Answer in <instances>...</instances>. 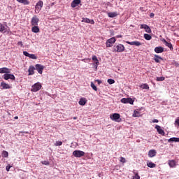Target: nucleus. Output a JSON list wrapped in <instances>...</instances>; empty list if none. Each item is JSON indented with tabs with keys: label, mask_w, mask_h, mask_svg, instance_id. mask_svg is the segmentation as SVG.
Wrapping results in <instances>:
<instances>
[{
	"label": "nucleus",
	"mask_w": 179,
	"mask_h": 179,
	"mask_svg": "<svg viewBox=\"0 0 179 179\" xmlns=\"http://www.w3.org/2000/svg\"><path fill=\"white\" fill-rule=\"evenodd\" d=\"M124 51H125V46L122 44L114 45L113 48V52H124Z\"/></svg>",
	"instance_id": "1"
},
{
	"label": "nucleus",
	"mask_w": 179,
	"mask_h": 179,
	"mask_svg": "<svg viewBox=\"0 0 179 179\" xmlns=\"http://www.w3.org/2000/svg\"><path fill=\"white\" fill-rule=\"evenodd\" d=\"M74 157H83L85 156V152L81 150H75L73 152Z\"/></svg>",
	"instance_id": "2"
},
{
	"label": "nucleus",
	"mask_w": 179,
	"mask_h": 179,
	"mask_svg": "<svg viewBox=\"0 0 179 179\" xmlns=\"http://www.w3.org/2000/svg\"><path fill=\"white\" fill-rule=\"evenodd\" d=\"M115 41H117V40L114 37L109 38L106 41V47L107 48L113 47V45H114V43H115Z\"/></svg>",
	"instance_id": "3"
},
{
	"label": "nucleus",
	"mask_w": 179,
	"mask_h": 179,
	"mask_svg": "<svg viewBox=\"0 0 179 179\" xmlns=\"http://www.w3.org/2000/svg\"><path fill=\"white\" fill-rule=\"evenodd\" d=\"M121 103H123V104H134V99L131 98H122L121 99Z\"/></svg>",
	"instance_id": "4"
},
{
	"label": "nucleus",
	"mask_w": 179,
	"mask_h": 179,
	"mask_svg": "<svg viewBox=\"0 0 179 179\" xmlns=\"http://www.w3.org/2000/svg\"><path fill=\"white\" fill-rule=\"evenodd\" d=\"M3 76L5 80H9V79L15 80L16 79L13 74H10L9 73H5Z\"/></svg>",
	"instance_id": "5"
},
{
	"label": "nucleus",
	"mask_w": 179,
	"mask_h": 179,
	"mask_svg": "<svg viewBox=\"0 0 179 179\" xmlns=\"http://www.w3.org/2000/svg\"><path fill=\"white\" fill-rule=\"evenodd\" d=\"M41 89V84L40 83H36L31 87V92H38Z\"/></svg>",
	"instance_id": "6"
},
{
	"label": "nucleus",
	"mask_w": 179,
	"mask_h": 179,
	"mask_svg": "<svg viewBox=\"0 0 179 179\" xmlns=\"http://www.w3.org/2000/svg\"><path fill=\"white\" fill-rule=\"evenodd\" d=\"M43 1H39L36 6H35V12H37V13H38L40 12V10H41V8H43Z\"/></svg>",
	"instance_id": "7"
},
{
	"label": "nucleus",
	"mask_w": 179,
	"mask_h": 179,
	"mask_svg": "<svg viewBox=\"0 0 179 179\" xmlns=\"http://www.w3.org/2000/svg\"><path fill=\"white\" fill-rule=\"evenodd\" d=\"M120 117L121 115H120V113H113L112 115L110 116V120H112V121H117V122H120L118 120H120Z\"/></svg>",
	"instance_id": "8"
},
{
	"label": "nucleus",
	"mask_w": 179,
	"mask_h": 179,
	"mask_svg": "<svg viewBox=\"0 0 179 179\" xmlns=\"http://www.w3.org/2000/svg\"><path fill=\"white\" fill-rule=\"evenodd\" d=\"M140 29H144L146 33H149V34L152 33V29H150V27L146 24H141Z\"/></svg>",
	"instance_id": "9"
},
{
	"label": "nucleus",
	"mask_w": 179,
	"mask_h": 179,
	"mask_svg": "<svg viewBox=\"0 0 179 179\" xmlns=\"http://www.w3.org/2000/svg\"><path fill=\"white\" fill-rule=\"evenodd\" d=\"M38 22H40V20L38 19V17H37V16H34L31 18V26H38Z\"/></svg>",
	"instance_id": "10"
},
{
	"label": "nucleus",
	"mask_w": 179,
	"mask_h": 179,
	"mask_svg": "<svg viewBox=\"0 0 179 179\" xmlns=\"http://www.w3.org/2000/svg\"><path fill=\"white\" fill-rule=\"evenodd\" d=\"M126 43H127V44H129V45H135L136 47H139V46L142 45V43H141L138 41H131V42L126 41Z\"/></svg>",
	"instance_id": "11"
},
{
	"label": "nucleus",
	"mask_w": 179,
	"mask_h": 179,
	"mask_svg": "<svg viewBox=\"0 0 179 179\" xmlns=\"http://www.w3.org/2000/svg\"><path fill=\"white\" fill-rule=\"evenodd\" d=\"M35 67L38 73L41 75L43 73V71L44 70V66L41 64H36Z\"/></svg>",
	"instance_id": "12"
},
{
	"label": "nucleus",
	"mask_w": 179,
	"mask_h": 179,
	"mask_svg": "<svg viewBox=\"0 0 179 179\" xmlns=\"http://www.w3.org/2000/svg\"><path fill=\"white\" fill-rule=\"evenodd\" d=\"M155 129H157V132H158L159 135H162L163 136H164L165 135L164 130H163L160 126L156 125Z\"/></svg>",
	"instance_id": "13"
},
{
	"label": "nucleus",
	"mask_w": 179,
	"mask_h": 179,
	"mask_svg": "<svg viewBox=\"0 0 179 179\" xmlns=\"http://www.w3.org/2000/svg\"><path fill=\"white\" fill-rule=\"evenodd\" d=\"M0 86L3 90L12 89V86H10L9 84H6L3 81L1 83Z\"/></svg>",
	"instance_id": "14"
},
{
	"label": "nucleus",
	"mask_w": 179,
	"mask_h": 179,
	"mask_svg": "<svg viewBox=\"0 0 179 179\" xmlns=\"http://www.w3.org/2000/svg\"><path fill=\"white\" fill-rule=\"evenodd\" d=\"M155 52L157 54H162V52H164V48L163 47H162V46L156 47L155 48Z\"/></svg>",
	"instance_id": "15"
},
{
	"label": "nucleus",
	"mask_w": 179,
	"mask_h": 179,
	"mask_svg": "<svg viewBox=\"0 0 179 179\" xmlns=\"http://www.w3.org/2000/svg\"><path fill=\"white\" fill-rule=\"evenodd\" d=\"M168 164H169V167H171V169H174L176 167V166H177L176 163V160H173V159L169 160Z\"/></svg>",
	"instance_id": "16"
},
{
	"label": "nucleus",
	"mask_w": 179,
	"mask_h": 179,
	"mask_svg": "<svg viewBox=\"0 0 179 179\" xmlns=\"http://www.w3.org/2000/svg\"><path fill=\"white\" fill-rule=\"evenodd\" d=\"M0 73H10V69L6 67L0 68Z\"/></svg>",
	"instance_id": "17"
},
{
	"label": "nucleus",
	"mask_w": 179,
	"mask_h": 179,
	"mask_svg": "<svg viewBox=\"0 0 179 179\" xmlns=\"http://www.w3.org/2000/svg\"><path fill=\"white\" fill-rule=\"evenodd\" d=\"M81 1L80 0H73L71 2V8H76L78 5L80 4Z\"/></svg>",
	"instance_id": "18"
},
{
	"label": "nucleus",
	"mask_w": 179,
	"mask_h": 179,
	"mask_svg": "<svg viewBox=\"0 0 179 179\" xmlns=\"http://www.w3.org/2000/svg\"><path fill=\"white\" fill-rule=\"evenodd\" d=\"M161 61H163V58L157 55H154V61L157 62V64H159Z\"/></svg>",
	"instance_id": "19"
},
{
	"label": "nucleus",
	"mask_w": 179,
	"mask_h": 179,
	"mask_svg": "<svg viewBox=\"0 0 179 179\" xmlns=\"http://www.w3.org/2000/svg\"><path fill=\"white\" fill-rule=\"evenodd\" d=\"M34 71H36V68L34 66H30L28 69L29 76L34 75Z\"/></svg>",
	"instance_id": "20"
},
{
	"label": "nucleus",
	"mask_w": 179,
	"mask_h": 179,
	"mask_svg": "<svg viewBox=\"0 0 179 179\" xmlns=\"http://www.w3.org/2000/svg\"><path fill=\"white\" fill-rule=\"evenodd\" d=\"M6 25H3L0 22V33H6Z\"/></svg>",
	"instance_id": "21"
},
{
	"label": "nucleus",
	"mask_w": 179,
	"mask_h": 179,
	"mask_svg": "<svg viewBox=\"0 0 179 179\" xmlns=\"http://www.w3.org/2000/svg\"><path fill=\"white\" fill-rule=\"evenodd\" d=\"M31 31L33 33H40V28H38V26L34 25V27L31 28Z\"/></svg>",
	"instance_id": "22"
},
{
	"label": "nucleus",
	"mask_w": 179,
	"mask_h": 179,
	"mask_svg": "<svg viewBox=\"0 0 179 179\" xmlns=\"http://www.w3.org/2000/svg\"><path fill=\"white\" fill-rule=\"evenodd\" d=\"M156 150H150L149 152H148V156L150 157H155V156H156Z\"/></svg>",
	"instance_id": "23"
},
{
	"label": "nucleus",
	"mask_w": 179,
	"mask_h": 179,
	"mask_svg": "<svg viewBox=\"0 0 179 179\" xmlns=\"http://www.w3.org/2000/svg\"><path fill=\"white\" fill-rule=\"evenodd\" d=\"M87 103V100L85 99V98H80L78 103L80 106H85Z\"/></svg>",
	"instance_id": "24"
},
{
	"label": "nucleus",
	"mask_w": 179,
	"mask_h": 179,
	"mask_svg": "<svg viewBox=\"0 0 179 179\" xmlns=\"http://www.w3.org/2000/svg\"><path fill=\"white\" fill-rule=\"evenodd\" d=\"M117 15H118L117 12H110V13H108V17H117Z\"/></svg>",
	"instance_id": "25"
},
{
	"label": "nucleus",
	"mask_w": 179,
	"mask_h": 179,
	"mask_svg": "<svg viewBox=\"0 0 179 179\" xmlns=\"http://www.w3.org/2000/svg\"><path fill=\"white\" fill-rule=\"evenodd\" d=\"M164 43L166 47L170 48L171 50H173V45L171 43L167 42V41H166V39H164Z\"/></svg>",
	"instance_id": "26"
},
{
	"label": "nucleus",
	"mask_w": 179,
	"mask_h": 179,
	"mask_svg": "<svg viewBox=\"0 0 179 179\" xmlns=\"http://www.w3.org/2000/svg\"><path fill=\"white\" fill-rule=\"evenodd\" d=\"M19 3H22L23 5H29L30 3L28 0H16Z\"/></svg>",
	"instance_id": "27"
},
{
	"label": "nucleus",
	"mask_w": 179,
	"mask_h": 179,
	"mask_svg": "<svg viewBox=\"0 0 179 179\" xmlns=\"http://www.w3.org/2000/svg\"><path fill=\"white\" fill-rule=\"evenodd\" d=\"M148 167H150V169H155L156 167V164L150 162L147 163Z\"/></svg>",
	"instance_id": "28"
},
{
	"label": "nucleus",
	"mask_w": 179,
	"mask_h": 179,
	"mask_svg": "<svg viewBox=\"0 0 179 179\" xmlns=\"http://www.w3.org/2000/svg\"><path fill=\"white\" fill-rule=\"evenodd\" d=\"M168 142H179V138L173 137L168 140Z\"/></svg>",
	"instance_id": "29"
},
{
	"label": "nucleus",
	"mask_w": 179,
	"mask_h": 179,
	"mask_svg": "<svg viewBox=\"0 0 179 179\" xmlns=\"http://www.w3.org/2000/svg\"><path fill=\"white\" fill-rule=\"evenodd\" d=\"M92 61H94V62H96V68H97V66H99V59H97V57L96 56H93L92 57Z\"/></svg>",
	"instance_id": "30"
},
{
	"label": "nucleus",
	"mask_w": 179,
	"mask_h": 179,
	"mask_svg": "<svg viewBox=\"0 0 179 179\" xmlns=\"http://www.w3.org/2000/svg\"><path fill=\"white\" fill-rule=\"evenodd\" d=\"M141 89H145V90H149V85L143 84L141 85Z\"/></svg>",
	"instance_id": "31"
},
{
	"label": "nucleus",
	"mask_w": 179,
	"mask_h": 179,
	"mask_svg": "<svg viewBox=\"0 0 179 179\" xmlns=\"http://www.w3.org/2000/svg\"><path fill=\"white\" fill-rule=\"evenodd\" d=\"M144 38L145 40H152V36L149 35L148 34H144Z\"/></svg>",
	"instance_id": "32"
},
{
	"label": "nucleus",
	"mask_w": 179,
	"mask_h": 179,
	"mask_svg": "<svg viewBox=\"0 0 179 179\" xmlns=\"http://www.w3.org/2000/svg\"><path fill=\"white\" fill-rule=\"evenodd\" d=\"M2 156H3V157H8V156H9V152H8L6 151V150H3V151L2 152Z\"/></svg>",
	"instance_id": "33"
},
{
	"label": "nucleus",
	"mask_w": 179,
	"mask_h": 179,
	"mask_svg": "<svg viewBox=\"0 0 179 179\" xmlns=\"http://www.w3.org/2000/svg\"><path fill=\"white\" fill-rule=\"evenodd\" d=\"M91 87L94 90L95 92H97V87L93 83V82L91 83Z\"/></svg>",
	"instance_id": "34"
},
{
	"label": "nucleus",
	"mask_w": 179,
	"mask_h": 179,
	"mask_svg": "<svg viewBox=\"0 0 179 179\" xmlns=\"http://www.w3.org/2000/svg\"><path fill=\"white\" fill-rule=\"evenodd\" d=\"M31 59H37V56L34 54H29V57Z\"/></svg>",
	"instance_id": "35"
},
{
	"label": "nucleus",
	"mask_w": 179,
	"mask_h": 179,
	"mask_svg": "<svg viewBox=\"0 0 179 179\" xmlns=\"http://www.w3.org/2000/svg\"><path fill=\"white\" fill-rule=\"evenodd\" d=\"M108 83H109V85H114V83H115V80L111 78L108 79Z\"/></svg>",
	"instance_id": "36"
},
{
	"label": "nucleus",
	"mask_w": 179,
	"mask_h": 179,
	"mask_svg": "<svg viewBox=\"0 0 179 179\" xmlns=\"http://www.w3.org/2000/svg\"><path fill=\"white\" fill-rule=\"evenodd\" d=\"M82 22H84V23H90V19H89V18H83Z\"/></svg>",
	"instance_id": "37"
},
{
	"label": "nucleus",
	"mask_w": 179,
	"mask_h": 179,
	"mask_svg": "<svg viewBox=\"0 0 179 179\" xmlns=\"http://www.w3.org/2000/svg\"><path fill=\"white\" fill-rule=\"evenodd\" d=\"M165 78L164 77H157V82H163Z\"/></svg>",
	"instance_id": "38"
},
{
	"label": "nucleus",
	"mask_w": 179,
	"mask_h": 179,
	"mask_svg": "<svg viewBox=\"0 0 179 179\" xmlns=\"http://www.w3.org/2000/svg\"><path fill=\"white\" fill-rule=\"evenodd\" d=\"M133 179H141V176L138 173H134V176H133Z\"/></svg>",
	"instance_id": "39"
},
{
	"label": "nucleus",
	"mask_w": 179,
	"mask_h": 179,
	"mask_svg": "<svg viewBox=\"0 0 179 179\" xmlns=\"http://www.w3.org/2000/svg\"><path fill=\"white\" fill-rule=\"evenodd\" d=\"M62 145V141H56L55 146H61Z\"/></svg>",
	"instance_id": "40"
},
{
	"label": "nucleus",
	"mask_w": 179,
	"mask_h": 179,
	"mask_svg": "<svg viewBox=\"0 0 179 179\" xmlns=\"http://www.w3.org/2000/svg\"><path fill=\"white\" fill-rule=\"evenodd\" d=\"M41 163L45 166H50V162L48 161H42Z\"/></svg>",
	"instance_id": "41"
},
{
	"label": "nucleus",
	"mask_w": 179,
	"mask_h": 179,
	"mask_svg": "<svg viewBox=\"0 0 179 179\" xmlns=\"http://www.w3.org/2000/svg\"><path fill=\"white\" fill-rule=\"evenodd\" d=\"M138 115H139V112L134 110L133 117H138Z\"/></svg>",
	"instance_id": "42"
},
{
	"label": "nucleus",
	"mask_w": 179,
	"mask_h": 179,
	"mask_svg": "<svg viewBox=\"0 0 179 179\" xmlns=\"http://www.w3.org/2000/svg\"><path fill=\"white\" fill-rule=\"evenodd\" d=\"M120 162H121V163H125L127 160L125 159V158L120 157Z\"/></svg>",
	"instance_id": "43"
},
{
	"label": "nucleus",
	"mask_w": 179,
	"mask_h": 179,
	"mask_svg": "<svg viewBox=\"0 0 179 179\" xmlns=\"http://www.w3.org/2000/svg\"><path fill=\"white\" fill-rule=\"evenodd\" d=\"M24 55H25V57H30V54L29 52H27V51H24L23 52Z\"/></svg>",
	"instance_id": "44"
},
{
	"label": "nucleus",
	"mask_w": 179,
	"mask_h": 179,
	"mask_svg": "<svg viewBox=\"0 0 179 179\" xmlns=\"http://www.w3.org/2000/svg\"><path fill=\"white\" fill-rule=\"evenodd\" d=\"M175 124L179 127V118L176 120Z\"/></svg>",
	"instance_id": "45"
},
{
	"label": "nucleus",
	"mask_w": 179,
	"mask_h": 179,
	"mask_svg": "<svg viewBox=\"0 0 179 179\" xmlns=\"http://www.w3.org/2000/svg\"><path fill=\"white\" fill-rule=\"evenodd\" d=\"M17 45H21V47H23V43L22 41H19L17 43Z\"/></svg>",
	"instance_id": "46"
},
{
	"label": "nucleus",
	"mask_w": 179,
	"mask_h": 179,
	"mask_svg": "<svg viewBox=\"0 0 179 179\" xmlns=\"http://www.w3.org/2000/svg\"><path fill=\"white\" fill-rule=\"evenodd\" d=\"M6 171H9L10 170V166H7L6 167Z\"/></svg>",
	"instance_id": "47"
},
{
	"label": "nucleus",
	"mask_w": 179,
	"mask_h": 179,
	"mask_svg": "<svg viewBox=\"0 0 179 179\" xmlns=\"http://www.w3.org/2000/svg\"><path fill=\"white\" fill-rule=\"evenodd\" d=\"M90 23L91 24H94V20H90Z\"/></svg>",
	"instance_id": "48"
},
{
	"label": "nucleus",
	"mask_w": 179,
	"mask_h": 179,
	"mask_svg": "<svg viewBox=\"0 0 179 179\" xmlns=\"http://www.w3.org/2000/svg\"><path fill=\"white\" fill-rule=\"evenodd\" d=\"M152 122L153 123H155V122L157 123V122H159V120L155 119V120H152Z\"/></svg>",
	"instance_id": "49"
},
{
	"label": "nucleus",
	"mask_w": 179,
	"mask_h": 179,
	"mask_svg": "<svg viewBox=\"0 0 179 179\" xmlns=\"http://www.w3.org/2000/svg\"><path fill=\"white\" fill-rule=\"evenodd\" d=\"M96 82H97L98 85H101V80H96Z\"/></svg>",
	"instance_id": "50"
},
{
	"label": "nucleus",
	"mask_w": 179,
	"mask_h": 179,
	"mask_svg": "<svg viewBox=\"0 0 179 179\" xmlns=\"http://www.w3.org/2000/svg\"><path fill=\"white\" fill-rule=\"evenodd\" d=\"M117 38H122V35H117Z\"/></svg>",
	"instance_id": "51"
},
{
	"label": "nucleus",
	"mask_w": 179,
	"mask_h": 179,
	"mask_svg": "<svg viewBox=\"0 0 179 179\" xmlns=\"http://www.w3.org/2000/svg\"><path fill=\"white\" fill-rule=\"evenodd\" d=\"M20 134H29V132H25V131H20Z\"/></svg>",
	"instance_id": "52"
},
{
	"label": "nucleus",
	"mask_w": 179,
	"mask_h": 179,
	"mask_svg": "<svg viewBox=\"0 0 179 179\" xmlns=\"http://www.w3.org/2000/svg\"><path fill=\"white\" fill-rule=\"evenodd\" d=\"M14 120H19V117L15 116V117H14Z\"/></svg>",
	"instance_id": "53"
},
{
	"label": "nucleus",
	"mask_w": 179,
	"mask_h": 179,
	"mask_svg": "<svg viewBox=\"0 0 179 179\" xmlns=\"http://www.w3.org/2000/svg\"><path fill=\"white\" fill-rule=\"evenodd\" d=\"M95 62V65H96V66H97V61H95V62ZM96 69H97V67H96Z\"/></svg>",
	"instance_id": "54"
},
{
	"label": "nucleus",
	"mask_w": 179,
	"mask_h": 179,
	"mask_svg": "<svg viewBox=\"0 0 179 179\" xmlns=\"http://www.w3.org/2000/svg\"><path fill=\"white\" fill-rule=\"evenodd\" d=\"M73 120H78V117H73Z\"/></svg>",
	"instance_id": "55"
},
{
	"label": "nucleus",
	"mask_w": 179,
	"mask_h": 179,
	"mask_svg": "<svg viewBox=\"0 0 179 179\" xmlns=\"http://www.w3.org/2000/svg\"><path fill=\"white\" fill-rule=\"evenodd\" d=\"M90 59H86V61H89ZM83 61H85V59H83Z\"/></svg>",
	"instance_id": "56"
},
{
	"label": "nucleus",
	"mask_w": 179,
	"mask_h": 179,
	"mask_svg": "<svg viewBox=\"0 0 179 179\" xmlns=\"http://www.w3.org/2000/svg\"><path fill=\"white\" fill-rule=\"evenodd\" d=\"M150 16H151V17H152V16H155V14L151 13Z\"/></svg>",
	"instance_id": "57"
},
{
	"label": "nucleus",
	"mask_w": 179,
	"mask_h": 179,
	"mask_svg": "<svg viewBox=\"0 0 179 179\" xmlns=\"http://www.w3.org/2000/svg\"><path fill=\"white\" fill-rule=\"evenodd\" d=\"M8 115H10V113L8 112Z\"/></svg>",
	"instance_id": "58"
}]
</instances>
